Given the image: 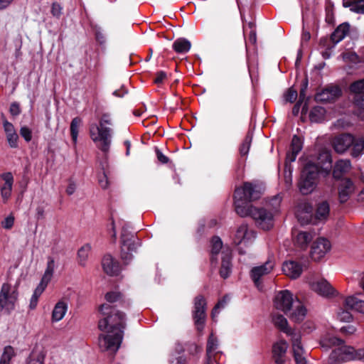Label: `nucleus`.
Instances as JSON below:
<instances>
[{"label": "nucleus", "mask_w": 364, "mask_h": 364, "mask_svg": "<svg viewBox=\"0 0 364 364\" xmlns=\"http://www.w3.org/2000/svg\"><path fill=\"white\" fill-rule=\"evenodd\" d=\"M103 318L98 322V328L105 333L99 336V347L103 351L116 353L119 348L126 326L125 314L109 304L100 307Z\"/></svg>", "instance_id": "1"}, {"label": "nucleus", "mask_w": 364, "mask_h": 364, "mask_svg": "<svg viewBox=\"0 0 364 364\" xmlns=\"http://www.w3.org/2000/svg\"><path fill=\"white\" fill-rule=\"evenodd\" d=\"M331 168L330 151L326 148L319 149L318 156L309 159L302 170L299 185L301 193L304 195L311 193L316 186L318 174H328Z\"/></svg>", "instance_id": "2"}, {"label": "nucleus", "mask_w": 364, "mask_h": 364, "mask_svg": "<svg viewBox=\"0 0 364 364\" xmlns=\"http://www.w3.org/2000/svg\"><path fill=\"white\" fill-rule=\"evenodd\" d=\"M265 186L260 181L245 182L235 189L234 194L235 210L238 215L247 217L249 208L254 205L250 202L257 200L264 194Z\"/></svg>", "instance_id": "3"}, {"label": "nucleus", "mask_w": 364, "mask_h": 364, "mask_svg": "<svg viewBox=\"0 0 364 364\" xmlns=\"http://www.w3.org/2000/svg\"><path fill=\"white\" fill-rule=\"evenodd\" d=\"M113 122L109 113H103L100 119L99 124H90V136L96 146L104 154L109 152L112 144L113 129L111 127Z\"/></svg>", "instance_id": "4"}, {"label": "nucleus", "mask_w": 364, "mask_h": 364, "mask_svg": "<svg viewBox=\"0 0 364 364\" xmlns=\"http://www.w3.org/2000/svg\"><path fill=\"white\" fill-rule=\"evenodd\" d=\"M323 347L329 348L337 346L330 354L331 362L339 363L356 360L357 350L352 346L343 345V341L329 333L324 334L321 339Z\"/></svg>", "instance_id": "5"}, {"label": "nucleus", "mask_w": 364, "mask_h": 364, "mask_svg": "<svg viewBox=\"0 0 364 364\" xmlns=\"http://www.w3.org/2000/svg\"><path fill=\"white\" fill-rule=\"evenodd\" d=\"M274 327L279 331L286 334L287 336L291 337L296 363L306 364V360L304 355V350L301 342V333L292 328L289 325L287 318L282 315L277 317L274 316Z\"/></svg>", "instance_id": "6"}, {"label": "nucleus", "mask_w": 364, "mask_h": 364, "mask_svg": "<svg viewBox=\"0 0 364 364\" xmlns=\"http://www.w3.org/2000/svg\"><path fill=\"white\" fill-rule=\"evenodd\" d=\"M303 147V141L298 136L294 135L292 138L289 151L287 154L284 170V179L287 187L291 185L292 182V170L291 162H294L298 154L301 151Z\"/></svg>", "instance_id": "7"}, {"label": "nucleus", "mask_w": 364, "mask_h": 364, "mask_svg": "<svg viewBox=\"0 0 364 364\" xmlns=\"http://www.w3.org/2000/svg\"><path fill=\"white\" fill-rule=\"evenodd\" d=\"M18 297L17 287L4 283L0 289V311L10 314L16 307Z\"/></svg>", "instance_id": "8"}, {"label": "nucleus", "mask_w": 364, "mask_h": 364, "mask_svg": "<svg viewBox=\"0 0 364 364\" xmlns=\"http://www.w3.org/2000/svg\"><path fill=\"white\" fill-rule=\"evenodd\" d=\"M272 205L268 204L267 207L257 208L255 206L249 208L247 216H250L260 228L268 230L273 226Z\"/></svg>", "instance_id": "9"}, {"label": "nucleus", "mask_w": 364, "mask_h": 364, "mask_svg": "<svg viewBox=\"0 0 364 364\" xmlns=\"http://www.w3.org/2000/svg\"><path fill=\"white\" fill-rule=\"evenodd\" d=\"M121 258L125 264H128L139 245L138 239L124 226L121 233Z\"/></svg>", "instance_id": "10"}, {"label": "nucleus", "mask_w": 364, "mask_h": 364, "mask_svg": "<svg viewBox=\"0 0 364 364\" xmlns=\"http://www.w3.org/2000/svg\"><path fill=\"white\" fill-rule=\"evenodd\" d=\"M272 270L273 264L269 261L262 265L255 267L251 269L250 272V277L259 291H262L264 290L263 281L264 277L270 274Z\"/></svg>", "instance_id": "11"}, {"label": "nucleus", "mask_w": 364, "mask_h": 364, "mask_svg": "<svg viewBox=\"0 0 364 364\" xmlns=\"http://www.w3.org/2000/svg\"><path fill=\"white\" fill-rule=\"evenodd\" d=\"M310 289L325 298H333L338 295L337 290L325 279L308 281Z\"/></svg>", "instance_id": "12"}, {"label": "nucleus", "mask_w": 364, "mask_h": 364, "mask_svg": "<svg viewBox=\"0 0 364 364\" xmlns=\"http://www.w3.org/2000/svg\"><path fill=\"white\" fill-rule=\"evenodd\" d=\"M206 301L202 295H198L194 299V307L193 317L198 331H202L206 318Z\"/></svg>", "instance_id": "13"}, {"label": "nucleus", "mask_w": 364, "mask_h": 364, "mask_svg": "<svg viewBox=\"0 0 364 364\" xmlns=\"http://www.w3.org/2000/svg\"><path fill=\"white\" fill-rule=\"evenodd\" d=\"M331 249V242L325 237H318L311 247L310 255L313 260L320 261Z\"/></svg>", "instance_id": "14"}, {"label": "nucleus", "mask_w": 364, "mask_h": 364, "mask_svg": "<svg viewBox=\"0 0 364 364\" xmlns=\"http://www.w3.org/2000/svg\"><path fill=\"white\" fill-rule=\"evenodd\" d=\"M356 281L358 287L364 292V272H358L356 275ZM346 307L355 310L364 314V301L358 299L355 296H349L344 301Z\"/></svg>", "instance_id": "15"}, {"label": "nucleus", "mask_w": 364, "mask_h": 364, "mask_svg": "<svg viewBox=\"0 0 364 364\" xmlns=\"http://www.w3.org/2000/svg\"><path fill=\"white\" fill-rule=\"evenodd\" d=\"M294 301L295 299H294V296L290 291L287 289L279 291L274 296V309L287 314L291 310Z\"/></svg>", "instance_id": "16"}, {"label": "nucleus", "mask_w": 364, "mask_h": 364, "mask_svg": "<svg viewBox=\"0 0 364 364\" xmlns=\"http://www.w3.org/2000/svg\"><path fill=\"white\" fill-rule=\"evenodd\" d=\"M295 215L301 225L315 224L311 204L306 200L299 202L295 210Z\"/></svg>", "instance_id": "17"}, {"label": "nucleus", "mask_w": 364, "mask_h": 364, "mask_svg": "<svg viewBox=\"0 0 364 364\" xmlns=\"http://www.w3.org/2000/svg\"><path fill=\"white\" fill-rule=\"evenodd\" d=\"M341 95V90L338 86H328L316 93L315 100L321 102H330L337 100Z\"/></svg>", "instance_id": "18"}, {"label": "nucleus", "mask_w": 364, "mask_h": 364, "mask_svg": "<svg viewBox=\"0 0 364 364\" xmlns=\"http://www.w3.org/2000/svg\"><path fill=\"white\" fill-rule=\"evenodd\" d=\"M255 237V232L252 230H249L246 224H242L237 228L233 238V242L237 245L242 242L247 244Z\"/></svg>", "instance_id": "19"}, {"label": "nucleus", "mask_w": 364, "mask_h": 364, "mask_svg": "<svg viewBox=\"0 0 364 364\" xmlns=\"http://www.w3.org/2000/svg\"><path fill=\"white\" fill-rule=\"evenodd\" d=\"M353 143V135L350 134H343L334 138L333 145L336 152L342 154L345 152Z\"/></svg>", "instance_id": "20"}, {"label": "nucleus", "mask_w": 364, "mask_h": 364, "mask_svg": "<svg viewBox=\"0 0 364 364\" xmlns=\"http://www.w3.org/2000/svg\"><path fill=\"white\" fill-rule=\"evenodd\" d=\"M282 272L286 276L294 279L300 277L303 268L300 263L289 260L283 263Z\"/></svg>", "instance_id": "21"}, {"label": "nucleus", "mask_w": 364, "mask_h": 364, "mask_svg": "<svg viewBox=\"0 0 364 364\" xmlns=\"http://www.w3.org/2000/svg\"><path fill=\"white\" fill-rule=\"evenodd\" d=\"M306 312L307 310L304 304L296 298L291 310L289 311L287 314L292 321L299 323L304 319Z\"/></svg>", "instance_id": "22"}, {"label": "nucleus", "mask_w": 364, "mask_h": 364, "mask_svg": "<svg viewBox=\"0 0 364 364\" xmlns=\"http://www.w3.org/2000/svg\"><path fill=\"white\" fill-rule=\"evenodd\" d=\"M102 265L104 272L109 276L117 275L120 271L119 262L110 255H107L103 257Z\"/></svg>", "instance_id": "23"}, {"label": "nucleus", "mask_w": 364, "mask_h": 364, "mask_svg": "<svg viewBox=\"0 0 364 364\" xmlns=\"http://www.w3.org/2000/svg\"><path fill=\"white\" fill-rule=\"evenodd\" d=\"M1 178L4 181V183L1 188V196L3 202L6 203L11 195L14 177L11 173L7 172L1 175Z\"/></svg>", "instance_id": "24"}, {"label": "nucleus", "mask_w": 364, "mask_h": 364, "mask_svg": "<svg viewBox=\"0 0 364 364\" xmlns=\"http://www.w3.org/2000/svg\"><path fill=\"white\" fill-rule=\"evenodd\" d=\"M355 187L353 182L349 179H343L339 185L338 198L341 203H345L348 200L350 196L354 191Z\"/></svg>", "instance_id": "25"}, {"label": "nucleus", "mask_w": 364, "mask_h": 364, "mask_svg": "<svg viewBox=\"0 0 364 364\" xmlns=\"http://www.w3.org/2000/svg\"><path fill=\"white\" fill-rule=\"evenodd\" d=\"M243 34L245 38L246 48L250 45L255 46L257 41L255 24L254 22L243 23Z\"/></svg>", "instance_id": "26"}, {"label": "nucleus", "mask_w": 364, "mask_h": 364, "mask_svg": "<svg viewBox=\"0 0 364 364\" xmlns=\"http://www.w3.org/2000/svg\"><path fill=\"white\" fill-rule=\"evenodd\" d=\"M231 252L229 250H223L222 252V264L220 269V274L224 279L228 277L231 273Z\"/></svg>", "instance_id": "27"}, {"label": "nucleus", "mask_w": 364, "mask_h": 364, "mask_svg": "<svg viewBox=\"0 0 364 364\" xmlns=\"http://www.w3.org/2000/svg\"><path fill=\"white\" fill-rule=\"evenodd\" d=\"M313 235L309 232H299L294 237V245L301 250L307 249L309 244L311 242Z\"/></svg>", "instance_id": "28"}, {"label": "nucleus", "mask_w": 364, "mask_h": 364, "mask_svg": "<svg viewBox=\"0 0 364 364\" xmlns=\"http://www.w3.org/2000/svg\"><path fill=\"white\" fill-rule=\"evenodd\" d=\"M4 129L9 146L11 148H16L18 146V136L14 129V125L8 121H4Z\"/></svg>", "instance_id": "29"}, {"label": "nucleus", "mask_w": 364, "mask_h": 364, "mask_svg": "<svg viewBox=\"0 0 364 364\" xmlns=\"http://www.w3.org/2000/svg\"><path fill=\"white\" fill-rule=\"evenodd\" d=\"M287 348L286 341H282L274 344V363L283 364L285 362Z\"/></svg>", "instance_id": "30"}, {"label": "nucleus", "mask_w": 364, "mask_h": 364, "mask_svg": "<svg viewBox=\"0 0 364 364\" xmlns=\"http://www.w3.org/2000/svg\"><path fill=\"white\" fill-rule=\"evenodd\" d=\"M329 205L327 202L323 201L318 203L316 210V213L314 215L315 224H317L318 222L326 220L329 215Z\"/></svg>", "instance_id": "31"}, {"label": "nucleus", "mask_w": 364, "mask_h": 364, "mask_svg": "<svg viewBox=\"0 0 364 364\" xmlns=\"http://www.w3.org/2000/svg\"><path fill=\"white\" fill-rule=\"evenodd\" d=\"M68 309V305L63 301H58L52 312V321L53 322H58L62 320L65 315Z\"/></svg>", "instance_id": "32"}, {"label": "nucleus", "mask_w": 364, "mask_h": 364, "mask_svg": "<svg viewBox=\"0 0 364 364\" xmlns=\"http://www.w3.org/2000/svg\"><path fill=\"white\" fill-rule=\"evenodd\" d=\"M350 168V162L349 160H339L336 162L333 175L334 178H339L344 173H347Z\"/></svg>", "instance_id": "33"}, {"label": "nucleus", "mask_w": 364, "mask_h": 364, "mask_svg": "<svg viewBox=\"0 0 364 364\" xmlns=\"http://www.w3.org/2000/svg\"><path fill=\"white\" fill-rule=\"evenodd\" d=\"M350 26L347 23L341 24L331 35V40L333 43H338L342 41L349 31Z\"/></svg>", "instance_id": "34"}, {"label": "nucleus", "mask_w": 364, "mask_h": 364, "mask_svg": "<svg viewBox=\"0 0 364 364\" xmlns=\"http://www.w3.org/2000/svg\"><path fill=\"white\" fill-rule=\"evenodd\" d=\"M172 47L177 53H186L190 50L191 43L186 38H179L173 42Z\"/></svg>", "instance_id": "35"}, {"label": "nucleus", "mask_w": 364, "mask_h": 364, "mask_svg": "<svg viewBox=\"0 0 364 364\" xmlns=\"http://www.w3.org/2000/svg\"><path fill=\"white\" fill-rule=\"evenodd\" d=\"M46 353L42 350H33L26 360V364H45Z\"/></svg>", "instance_id": "36"}, {"label": "nucleus", "mask_w": 364, "mask_h": 364, "mask_svg": "<svg viewBox=\"0 0 364 364\" xmlns=\"http://www.w3.org/2000/svg\"><path fill=\"white\" fill-rule=\"evenodd\" d=\"M91 245L85 244L77 251V262L80 266H85L91 252Z\"/></svg>", "instance_id": "37"}, {"label": "nucleus", "mask_w": 364, "mask_h": 364, "mask_svg": "<svg viewBox=\"0 0 364 364\" xmlns=\"http://www.w3.org/2000/svg\"><path fill=\"white\" fill-rule=\"evenodd\" d=\"M55 268V264L54 259L52 257H48L46 269L41 281L49 284L53 278Z\"/></svg>", "instance_id": "38"}, {"label": "nucleus", "mask_w": 364, "mask_h": 364, "mask_svg": "<svg viewBox=\"0 0 364 364\" xmlns=\"http://www.w3.org/2000/svg\"><path fill=\"white\" fill-rule=\"evenodd\" d=\"M218 346V340L214 336L213 333H211L208 338V343H207V348H206V356L207 359L210 360L213 359L215 360V355H213L214 351L217 349Z\"/></svg>", "instance_id": "39"}, {"label": "nucleus", "mask_w": 364, "mask_h": 364, "mask_svg": "<svg viewBox=\"0 0 364 364\" xmlns=\"http://www.w3.org/2000/svg\"><path fill=\"white\" fill-rule=\"evenodd\" d=\"M352 153L351 155L357 157L363 154L364 150V139L363 137H354L353 143L351 144Z\"/></svg>", "instance_id": "40"}, {"label": "nucleus", "mask_w": 364, "mask_h": 364, "mask_svg": "<svg viewBox=\"0 0 364 364\" xmlns=\"http://www.w3.org/2000/svg\"><path fill=\"white\" fill-rule=\"evenodd\" d=\"M326 110L323 107L317 106L314 107L309 114L311 122H319L324 119Z\"/></svg>", "instance_id": "41"}, {"label": "nucleus", "mask_w": 364, "mask_h": 364, "mask_svg": "<svg viewBox=\"0 0 364 364\" xmlns=\"http://www.w3.org/2000/svg\"><path fill=\"white\" fill-rule=\"evenodd\" d=\"M15 356V351L12 346H7L4 348L0 358V364H10L11 360Z\"/></svg>", "instance_id": "42"}, {"label": "nucleus", "mask_w": 364, "mask_h": 364, "mask_svg": "<svg viewBox=\"0 0 364 364\" xmlns=\"http://www.w3.org/2000/svg\"><path fill=\"white\" fill-rule=\"evenodd\" d=\"M349 90L354 95L353 97L363 96L364 95V79L353 82Z\"/></svg>", "instance_id": "43"}, {"label": "nucleus", "mask_w": 364, "mask_h": 364, "mask_svg": "<svg viewBox=\"0 0 364 364\" xmlns=\"http://www.w3.org/2000/svg\"><path fill=\"white\" fill-rule=\"evenodd\" d=\"M82 124V119L80 117L73 119L70 124V134L74 143L77 142L80 127Z\"/></svg>", "instance_id": "44"}, {"label": "nucleus", "mask_w": 364, "mask_h": 364, "mask_svg": "<svg viewBox=\"0 0 364 364\" xmlns=\"http://www.w3.org/2000/svg\"><path fill=\"white\" fill-rule=\"evenodd\" d=\"M252 137V133L249 132L240 146V154L241 156H245L248 154Z\"/></svg>", "instance_id": "45"}, {"label": "nucleus", "mask_w": 364, "mask_h": 364, "mask_svg": "<svg viewBox=\"0 0 364 364\" xmlns=\"http://www.w3.org/2000/svg\"><path fill=\"white\" fill-rule=\"evenodd\" d=\"M336 317L338 320L342 322H350L353 319L352 314L343 307H339L336 311Z\"/></svg>", "instance_id": "46"}, {"label": "nucleus", "mask_w": 364, "mask_h": 364, "mask_svg": "<svg viewBox=\"0 0 364 364\" xmlns=\"http://www.w3.org/2000/svg\"><path fill=\"white\" fill-rule=\"evenodd\" d=\"M353 104L359 109L357 115L364 120V95L363 96L353 97Z\"/></svg>", "instance_id": "47"}, {"label": "nucleus", "mask_w": 364, "mask_h": 364, "mask_svg": "<svg viewBox=\"0 0 364 364\" xmlns=\"http://www.w3.org/2000/svg\"><path fill=\"white\" fill-rule=\"evenodd\" d=\"M223 247V242L220 237H214L212 239V261L215 259L214 256L218 255Z\"/></svg>", "instance_id": "48"}, {"label": "nucleus", "mask_w": 364, "mask_h": 364, "mask_svg": "<svg viewBox=\"0 0 364 364\" xmlns=\"http://www.w3.org/2000/svg\"><path fill=\"white\" fill-rule=\"evenodd\" d=\"M230 301V297L228 296H225L222 299H220L218 304L215 306L212 311V317L214 318L217 316L219 313V309L224 308L227 303Z\"/></svg>", "instance_id": "49"}, {"label": "nucleus", "mask_w": 364, "mask_h": 364, "mask_svg": "<svg viewBox=\"0 0 364 364\" xmlns=\"http://www.w3.org/2000/svg\"><path fill=\"white\" fill-rule=\"evenodd\" d=\"M105 299L107 302L112 304L122 300V295L117 291H109L105 294Z\"/></svg>", "instance_id": "50"}, {"label": "nucleus", "mask_w": 364, "mask_h": 364, "mask_svg": "<svg viewBox=\"0 0 364 364\" xmlns=\"http://www.w3.org/2000/svg\"><path fill=\"white\" fill-rule=\"evenodd\" d=\"M350 7L353 12L364 14V0H353Z\"/></svg>", "instance_id": "51"}, {"label": "nucleus", "mask_w": 364, "mask_h": 364, "mask_svg": "<svg viewBox=\"0 0 364 364\" xmlns=\"http://www.w3.org/2000/svg\"><path fill=\"white\" fill-rule=\"evenodd\" d=\"M186 350L191 354L194 355L201 351V347L197 346L194 343H186Z\"/></svg>", "instance_id": "52"}, {"label": "nucleus", "mask_w": 364, "mask_h": 364, "mask_svg": "<svg viewBox=\"0 0 364 364\" xmlns=\"http://www.w3.org/2000/svg\"><path fill=\"white\" fill-rule=\"evenodd\" d=\"M20 134L26 141H30L32 139V132L27 127H23L21 128Z\"/></svg>", "instance_id": "53"}, {"label": "nucleus", "mask_w": 364, "mask_h": 364, "mask_svg": "<svg viewBox=\"0 0 364 364\" xmlns=\"http://www.w3.org/2000/svg\"><path fill=\"white\" fill-rule=\"evenodd\" d=\"M343 58L345 60H348L353 63H356L358 60V56L356 55V53L351 51L343 53Z\"/></svg>", "instance_id": "54"}, {"label": "nucleus", "mask_w": 364, "mask_h": 364, "mask_svg": "<svg viewBox=\"0 0 364 364\" xmlns=\"http://www.w3.org/2000/svg\"><path fill=\"white\" fill-rule=\"evenodd\" d=\"M48 284L41 281L38 286L36 288L32 296L39 298L41 294L43 292Z\"/></svg>", "instance_id": "55"}, {"label": "nucleus", "mask_w": 364, "mask_h": 364, "mask_svg": "<svg viewBox=\"0 0 364 364\" xmlns=\"http://www.w3.org/2000/svg\"><path fill=\"white\" fill-rule=\"evenodd\" d=\"M296 97L297 92L292 88L289 89L285 95L286 100L290 102H293L294 100H296Z\"/></svg>", "instance_id": "56"}, {"label": "nucleus", "mask_w": 364, "mask_h": 364, "mask_svg": "<svg viewBox=\"0 0 364 364\" xmlns=\"http://www.w3.org/2000/svg\"><path fill=\"white\" fill-rule=\"evenodd\" d=\"M166 73L164 71H159L157 72L156 74V77L154 80V82L159 85L160 84H162L164 80L166 79Z\"/></svg>", "instance_id": "57"}, {"label": "nucleus", "mask_w": 364, "mask_h": 364, "mask_svg": "<svg viewBox=\"0 0 364 364\" xmlns=\"http://www.w3.org/2000/svg\"><path fill=\"white\" fill-rule=\"evenodd\" d=\"M356 331V328L353 325H348L343 326L340 329V331L345 336H350L353 334Z\"/></svg>", "instance_id": "58"}, {"label": "nucleus", "mask_w": 364, "mask_h": 364, "mask_svg": "<svg viewBox=\"0 0 364 364\" xmlns=\"http://www.w3.org/2000/svg\"><path fill=\"white\" fill-rule=\"evenodd\" d=\"M61 11H62V7L60 6V5L58 3H57V2L53 3L52 7H51V14L54 16L59 17L61 14Z\"/></svg>", "instance_id": "59"}, {"label": "nucleus", "mask_w": 364, "mask_h": 364, "mask_svg": "<svg viewBox=\"0 0 364 364\" xmlns=\"http://www.w3.org/2000/svg\"><path fill=\"white\" fill-rule=\"evenodd\" d=\"M14 218L12 216H9L2 221V226L5 229H10L14 225Z\"/></svg>", "instance_id": "60"}, {"label": "nucleus", "mask_w": 364, "mask_h": 364, "mask_svg": "<svg viewBox=\"0 0 364 364\" xmlns=\"http://www.w3.org/2000/svg\"><path fill=\"white\" fill-rule=\"evenodd\" d=\"M10 112L12 115H18L21 112L19 105L17 102H13L10 106Z\"/></svg>", "instance_id": "61"}, {"label": "nucleus", "mask_w": 364, "mask_h": 364, "mask_svg": "<svg viewBox=\"0 0 364 364\" xmlns=\"http://www.w3.org/2000/svg\"><path fill=\"white\" fill-rule=\"evenodd\" d=\"M76 189V184L71 179L68 181V185L66 188V193L68 195L70 196L73 194Z\"/></svg>", "instance_id": "62"}, {"label": "nucleus", "mask_w": 364, "mask_h": 364, "mask_svg": "<svg viewBox=\"0 0 364 364\" xmlns=\"http://www.w3.org/2000/svg\"><path fill=\"white\" fill-rule=\"evenodd\" d=\"M156 152L157 159L160 162H161L162 164H166L168 162V157H166L165 155H164L163 153L160 150L156 149Z\"/></svg>", "instance_id": "63"}, {"label": "nucleus", "mask_w": 364, "mask_h": 364, "mask_svg": "<svg viewBox=\"0 0 364 364\" xmlns=\"http://www.w3.org/2000/svg\"><path fill=\"white\" fill-rule=\"evenodd\" d=\"M99 183L100 186L104 189L108 187L109 181L105 175H103L102 178L99 179Z\"/></svg>", "instance_id": "64"}]
</instances>
